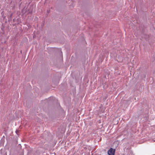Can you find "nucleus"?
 I'll return each mask as SVG.
<instances>
[{"label":"nucleus","mask_w":155,"mask_h":155,"mask_svg":"<svg viewBox=\"0 0 155 155\" xmlns=\"http://www.w3.org/2000/svg\"><path fill=\"white\" fill-rule=\"evenodd\" d=\"M115 152V150L110 148L108 151L107 153L108 155H114Z\"/></svg>","instance_id":"obj_1"}]
</instances>
